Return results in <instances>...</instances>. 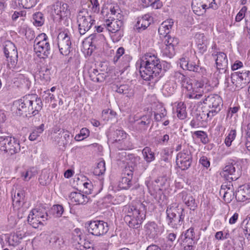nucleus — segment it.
Segmentation results:
<instances>
[{
	"instance_id": "obj_1",
	"label": "nucleus",
	"mask_w": 250,
	"mask_h": 250,
	"mask_svg": "<svg viewBox=\"0 0 250 250\" xmlns=\"http://www.w3.org/2000/svg\"><path fill=\"white\" fill-rule=\"evenodd\" d=\"M162 65L155 52H146L140 58V74L144 80L149 81L161 72Z\"/></svg>"
},
{
	"instance_id": "obj_2",
	"label": "nucleus",
	"mask_w": 250,
	"mask_h": 250,
	"mask_svg": "<svg viewBox=\"0 0 250 250\" xmlns=\"http://www.w3.org/2000/svg\"><path fill=\"white\" fill-rule=\"evenodd\" d=\"M124 220L130 228L138 229L146 219L145 206L142 203L135 202L124 206Z\"/></svg>"
},
{
	"instance_id": "obj_3",
	"label": "nucleus",
	"mask_w": 250,
	"mask_h": 250,
	"mask_svg": "<svg viewBox=\"0 0 250 250\" xmlns=\"http://www.w3.org/2000/svg\"><path fill=\"white\" fill-rule=\"evenodd\" d=\"M181 79L185 96L188 99H199L204 95V83L202 81H196L193 83L192 80L181 73L178 74Z\"/></svg>"
},
{
	"instance_id": "obj_4",
	"label": "nucleus",
	"mask_w": 250,
	"mask_h": 250,
	"mask_svg": "<svg viewBox=\"0 0 250 250\" xmlns=\"http://www.w3.org/2000/svg\"><path fill=\"white\" fill-rule=\"evenodd\" d=\"M34 51L40 59H45L48 57L50 53V45L46 34L42 33L37 36L34 41Z\"/></svg>"
},
{
	"instance_id": "obj_5",
	"label": "nucleus",
	"mask_w": 250,
	"mask_h": 250,
	"mask_svg": "<svg viewBox=\"0 0 250 250\" xmlns=\"http://www.w3.org/2000/svg\"><path fill=\"white\" fill-rule=\"evenodd\" d=\"M105 24L109 32L111 33V38L114 42H118L123 36V31L121 28L123 26V22L119 19L115 17H109L105 19Z\"/></svg>"
},
{
	"instance_id": "obj_6",
	"label": "nucleus",
	"mask_w": 250,
	"mask_h": 250,
	"mask_svg": "<svg viewBox=\"0 0 250 250\" xmlns=\"http://www.w3.org/2000/svg\"><path fill=\"white\" fill-rule=\"evenodd\" d=\"M178 210V207L176 206V204L170 205L166 210V220L168 225L176 229L182 225L185 218V215L183 214L184 209H182L180 214L177 216Z\"/></svg>"
},
{
	"instance_id": "obj_7",
	"label": "nucleus",
	"mask_w": 250,
	"mask_h": 250,
	"mask_svg": "<svg viewBox=\"0 0 250 250\" xmlns=\"http://www.w3.org/2000/svg\"><path fill=\"white\" fill-rule=\"evenodd\" d=\"M203 103L208 108L207 113V118L212 119L221 109L223 105L222 100L217 94H211L208 96L204 101Z\"/></svg>"
},
{
	"instance_id": "obj_8",
	"label": "nucleus",
	"mask_w": 250,
	"mask_h": 250,
	"mask_svg": "<svg viewBox=\"0 0 250 250\" xmlns=\"http://www.w3.org/2000/svg\"><path fill=\"white\" fill-rule=\"evenodd\" d=\"M77 23L80 33L83 35L95 24V20L89 14L87 9H83L78 13Z\"/></svg>"
},
{
	"instance_id": "obj_9",
	"label": "nucleus",
	"mask_w": 250,
	"mask_h": 250,
	"mask_svg": "<svg viewBox=\"0 0 250 250\" xmlns=\"http://www.w3.org/2000/svg\"><path fill=\"white\" fill-rule=\"evenodd\" d=\"M87 231L96 236H101L105 234L109 230L107 223L103 220H90L85 224Z\"/></svg>"
},
{
	"instance_id": "obj_10",
	"label": "nucleus",
	"mask_w": 250,
	"mask_h": 250,
	"mask_svg": "<svg viewBox=\"0 0 250 250\" xmlns=\"http://www.w3.org/2000/svg\"><path fill=\"white\" fill-rule=\"evenodd\" d=\"M134 165L127 163L122 170L121 176L118 181V188L120 189H128L132 185V180L133 175Z\"/></svg>"
},
{
	"instance_id": "obj_11",
	"label": "nucleus",
	"mask_w": 250,
	"mask_h": 250,
	"mask_svg": "<svg viewBox=\"0 0 250 250\" xmlns=\"http://www.w3.org/2000/svg\"><path fill=\"white\" fill-rule=\"evenodd\" d=\"M4 53L7 62V67L10 69H15L18 62V51L15 45L11 41L5 42Z\"/></svg>"
},
{
	"instance_id": "obj_12",
	"label": "nucleus",
	"mask_w": 250,
	"mask_h": 250,
	"mask_svg": "<svg viewBox=\"0 0 250 250\" xmlns=\"http://www.w3.org/2000/svg\"><path fill=\"white\" fill-rule=\"evenodd\" d=\"M71 33L67 29H64L58 35V46L61 54L67 56L70 52L71 41Z\"/></svg>"
},
{
	"instance_id": "obj_13",
	"label": "nucleus",
	"mask_w": 250,
	"mask_h": 250,
	"mask_svg": "<svg viewBox=\"0 0 250 250\" xmlns=\"http://www.w3.org/2000/svg\"><path fill=\"white\" fill-rule=\"evenodd\" d=\"M192 161V153L188 146H186L177 154L176 159V165L181 170H185L190 167Z\"/></svg>"
},
{
	"instance_id": "obj_14",
	"label": "nucleus",
	"mask_w": 250,
	"mask_h": 250,
	"mask_svg": "<svg viewBox=\"0 0 250 250\" xmlns=\"http://www.w3.org/2000/svg\"><path fill=\"white\" fill-rule=\"evenodd\" d=\"M231 79L235 89H240L250 82V71L245 70L234 72L231 74Z\"/></svg>"
},
{
	"instance_id": "obj_15",
	"label": "nucleus",
	"mask_w": 250,
	"mask_h": 250,
	"mask_svg": "<svg viewBox=\"0 0 250 250\" xmlns=\"http://www.w3.org/2000/svg\"><path fill=\"white\" fill-rule=\"evenodd\" d=\"M47 214L42 209H33L28 217V221L34 228H37L40 225L43 224L47 219Z\"/></svg>"
},
{
	"instance_id": "obj_16",
	"label": "nucleus",
	"mask_w": 250,
	"mask_h": 250,
	"mask_svg": "<svg viewBox=\"0 0 250 250\" xmlns=\"http://www.w3.org/2000/svg\"><path fill=\"white\" fill-rule=\"evenodd\" d=\"M31 96L27 95L21 99L16 101L14 103V105L17 108V112L20 115H24L26 116H31L30 108L32 105Z\"/></svg>"
},
{
	"instance_id": "obj_17",
	"label": "nucleus",
	"mask_w": 250,
	"mask_h": 250,
	"mask_svg": "<svg viewBox=\"0 0 250 250\" xmlns=\"http://www.w3.org/2000/svg\"><path fill=\"white\" fill-rule=\"evenodd\" d=\"M164 45L162 52L164 56L171 58L175 54V47L179 43L177 38L170 36H165Z\"/></svg>"
},
{
	"instance_id": "obj_18",
	"label": "nucleus",
	"mask_w": 250,
	"mask_h": 250,
	"mask_svg": "<svg viewBox=\"0 0 250 250\" xmlns=\"http://www.w3.org/2000/svg\"><path fill=\"white\" fill-rule=\"evenodd\" d=\"M220 194L226 203H229L234 198V188L230 182L224 183L221 187Z\"/></svg>"
},
{
	"instance_id": "obj_19",
	"label": "nucleus",
	"mask_w": 250,
	"mask_h": 250,
	"mask_svg": "<svg viewBox=\"0 0 250 250\" xmlns=\"http://www.w3.org/2000/svg\"><path fill=\"white\" fill-rule=\"evenodd\" d=\"M194 60L188 61L185 58H182L180 61L181 67L184 70H188L195 72H199L201 68L199 66V61L197 58Z\"/></svg>"
},
{
	"instance_id": "obj_20",
	"label": "nucleus",
	"mask_w": 250,
	"mask_h": 250,
	"mask_svg": "<svg viewBox=\"0 0 250 250\" xmlns=\"http://www.w3.org/2000/svg\"><path fill=\"white\" fill-rule=\"evenodd\" d=\"M209 0H192L191 7L193 12L198 16L203 15L208 7Z\"/></svg>"
},
{
	"instance_id": "obj_21",
	"label": "nucleus",
	"mask_w": 250,
	"mask_h": 250,
	"mask_svg": "<svg viewBox=\"0 0 250 250\" xmlns=\"http://www.w3.org/2000/svg\"><path fill=\"white\" fill-rule=\"evenodd\" d=\"M195 42L199 53L203 54L208 48V41L203 33H197L194 36Z\"/></svg>"
},
{
	"instance_id": "obj_22",
	"label": "nucleus",
	"mask_w": 250,
	"mask_h": 250,
	"mask_svg": "<svg viewBox=\"0 0 250 250\" xmlns=\"http://www.w3.org/2000/svg\"><path fill=\"white\" fill-rule=\"evenodd\" d=\"M152 21L151 16L148 14H145L138 18L135 28L138 32H140L146 30L150 25Z\"/></svg>"
},
{
	"instance_id": "obj_23",
	"label": "nucleus",
	"mask_w": 250,
	"mask_h": 250,
	"mask_svg": "<svg viewBox=\"0 0 250 250\" xmlns=\"http://www.w3.org/2000/svg\"><path fill=\"white\" fill-rule=\"evenodd\" d=\"M235 197L239 202H245L250 200V187L248 183L239 187L236 193Z\"/></svg>"
},
{
	"instance_id": "obj_24",
	"label": "nucleus",
	"mask_w": 250,
	"mask_h": 250,
	"mask_svg": "<svg viewBox=\"0 0 250 250\" xmlns=\"http://www.w3.org/2000/svg\"><path fill=\"white\" fill-rule=\"evenodd\" d=\"M21 150L20 141L13 137L4 154L12 156L19 153Z\"/></svg>"
},
{
	"instance_id": "obj_25",
	"label": "nucleus",
	"mask_w": 250,
	"mask_h": 250,
	"mask_svg": "<svg viewBox=\"0 0 250 250\" xmlns=\"http://www.w3.org/2000/svg\"><path fill=\"white\" fill-rule=\"evenodd\" d=\"M216 57L215 63L216 68L220 72L221 70L225 71L228 66L227 55L223 52H218L216 54H212Z\"/></svg>"
},
{
	"instance_id": "obj_26",
	"label": "nucleus",
	"mask_w": 250,
	"mask_h": 250,
	"mask_svg": "<svg viewBox=\"0 0 250 250\" xmlns=\"http://www.w3.org/2000/svg\"><path fill=\"white\" fill-rule=\"evenodd\" d=\"M146 234L150 238H154L161 234L160 229L154 222H149L145 226Z\"/></svg>"
},
{
	"instance_id": "obj_27",
	"label": "nucleus",
	"mask_w": 250,
	"mask_h": 250,
	"mask_svg": "<svg viewBox=\"0 0 250 250\" xmlns=\"http://www.w3.org/2000/svg\"><path fill=\"white\" fill-rule=\"evenodd\" d=\"M211 120L207 118V114L202 113L197 115L190 121V125L192 128L203 127L206 126L208 122Z\"/></svg>"
},
{
	"instance_id": "obj_28",
	"label": "nucleus",
	"mask_w": 250,
	"mask_h": 250,
	"mask_svg": "<svg viewBox=\"0 0 250 250\" xmlns=\"http://www.w3.org/2000/svg\"><path fill=\"white\" fill-rule=\"evenodd\" d=\"M69 198L71 203L75 205L84 204L88 201L87 196L80 191L71 192Z\"/></svg>"
},
{
	"instance_id": "obj_29",
	"label": "nucleus",
	"mask_w": 250,
	"mask_h": 250,
	"mask_svg": "<svg viewBox=\"0 0 250 250\" xmlns=\"http://www.w3.org/2000/svg\"><path fill=\"white\" fill-rule=\"evenodd\" d=\"M31 98L32 105L30 108L31 115L35 116L38 114L42 109V103L41 98H38L36 95H29Z\"/></svg>"
},
{
	"instance_id": "obj_30",
	"label": "nucleus",
	"mask_w": 250,
	"mask_h": 250,
	"mask_svg": "<svg viewBox=\"0 0 250 250\" xmlns=\"http://www.w3.org/2000/svg\"><path fill=\"white\" fill-rule=\"evenodd\" d=\"M174 22L172 19H169L163 21L158 29V33L161 37L169 36L167 34L173 26Z\"/></svg>"
},
{
	"instance_id": "obj_31",
	"label": "nucleus",
	"mask_w": 250,
	"mask_h": 250,
	"mask_svg": "<svg viewBox=\"0 0 250 250\" xmlns=\"http://www.w3.org/2000/svg\"><path fill=\"white\" fill-rule=\"evenodd\" d=\"M179 196L182 197V199L185 204L190 209L194 210L197 207L195 203L194 198L190 194H188L185 191H182L179 194Z\"/></svg>"
},
{
	"instance_id": "obj_32",
	"label": "nucleus",
	"mask_w": 250,
	"mask_h": 250,
	"mask_svg": "<svg viewBox=\"0 0 250 250\" xmlns=\"http://www.w3.org/2000/svg\"><path fill=\"white\" fill-rule=\"evenodd\" d=\"M131 60V57L129 55H124L123 57L120 58L119 61L114 64L119 67L120 71L123 72L129 67Z\"/></svg>"
},
{
	"instance_id": "obj_33",
	"label": "nucleus",
	"mask_w": 250,
	"mask_h": 250,
	"mask_svg": "<svg viewBox=\"0 0 250 250\" xmlns=\"http://www.w3.org/2000/svg\"><path fill=\"white\" fill-rule=\"evenodd\" d=\"M235 172V167L232 164H230L225 167L223 171L221 173V175L225 178L227 180H233L234 179H236L237 178L236 177H234V178L232 177H229V176L233 175Z\"/></svg>"
},
{
	"instance_id": "obj_34",
	"label": "nucleus",
	"mask_w": 250,
	"mask_h": 250,
	"mask_svg": "<svg viewBox=\"0 0 250 250\" xmlns=\"http://www.w3.org/2000/svg\"><path fill=\"white\" fill-rule=\"evenodd\" d=\"M142 152L144 160L147 164L155 160V153L149 147L146 146L144 147Z\"/></svg>"
},
{
	"instance_id": "obj_35",
	"label": "nucleus",
	"mask_w": 250,
	"mask_h": 250,
	"mask_svg": "<svg viewBox=\"0 0 250 250\" xmlns=\"http://www.w3.org/2000/svg\"><path fill=\"white\" fill-rule=\"evenodd\" d=\"M40 0H16L19 7L25 9H30L34 7Z\"/></svg>"
},
{
	"instance_id": "obj_36",
	"label": "nucleus",
	"mask_w": 250,
	"mask_h": 250,
	"mask_svg": "<svg viewBox=\"0 0 250 250\" xmlns=\"http://www.w3.org/2000/svg\"><path fill=\"white\" fill-rule=\"evenodd\" d=\"M44 124H42L40 126L35 127L29 136L28 139L30 141H34L42 133L44 130Z\"/></svg>"
},
{
	"instance_id": "obj_37",
	"label": "nucleus",
	"mask_w": 250,
	"mask_h": 250,
	"mask_svg": "<svg viewBox=\"0 0 250 250\" xmlns=\"http://www.w3.org/2000/svg\"><path fill=\"white\" fill-rule=\"evenodd\" d=\"M182 241L183 242H188V241H193L195 239L194 229L190 227L186 230L181 235Z\"/></svg>"
},
{
	"instance_id": "obj_38",
	"label": "nucleus",
	"mask_w": 250,
	"mask_h": 250,
	"mask_svg": "<svg viewBox=\"0 0 250 250\" xmlns=\"http://www.w3.org/2000/svg\"><path fill=\"white\" fill-rule=\"evenodd\" d=\"M176 113L178 118L180 120L185 119L187 116L186 106L183 102H179L177 105Z\"/></svg>"
},
{
	"instance_id": "obj_39",
	"label": "nucleus",
	"mask_w": 250,
	"mask_h": 250,
	"mask_svg": "<svg viewBox=\"0 0 250 250\" xmlns=\"http://www.w3.org/2000/svg\"><path fill=\"white\" fill-rule=\"evenodd\" d=\"M13 137L9 136H0V151L4 154Z\"/></svg>"
},
{
	"instance_id": "obj_40",
	"label": "nucleus",
	"mask_w": 250,
	"mask_h": 250,
	"mask_svg": "<svg viewBox=\"0 0 250 250\" xmlns=\"http://www.w3.org/2000/svg\"><path fill=\"white\" fill-rule=\"evenodd\" d=\"M120 9L118 6H111L110 8L109 12L105 16V19H109V17H115V19L121 18V15L120 13Z\"/></svg>"
},
{
	"instance_id": "obj_41",
	"label": "nucleus",
	"mask_w": 250,
	"mask_h": 250,
	"mask_svg": "<svg viewBox=\"0 0 250 250\" xmlns=\"http://www.w3.org/2000/svg\"><path fill=\"white\" fill-rule=\"evenodd\" d=\"M105 171V163L104 160H101L98 163L94 169L93 173L95 175L100 176L103 174Z\"/></svg>"
},
{
	"instance_id": "obj_42",
	"label": "nucleus",
	"mask_w": 250,
	"mask_h": 250,
	"mask_svg": "<svg viewBox=\"0 0 250 250\" xmlns=\"http://www.w3.org/2000/svg\"><path fill=\"white\" fill-rule=\"evenodd\" d=\"M236 136V131L235 129H231L225 138V144L228 147L231 145L232 142L234 140Z\"/></svg>"
},
{
	"instance_id": "obj_43",
	"label": "nucleus",
	"mask_w": 250,
	"mask_h": 250,
	"mask_svg": "<svg viewBox=\"0 0 250 250\" xmlns=\"http://www.w3.org/2000/svg\"><path fill=\"white\" fill-rule=\"evenodd\" d=\"M127 137L126 133L123 130H117L113 134V139L116 142L124 141Z\"/></svg>"
},
{
	"instance_id": "obj_44",
	"label": "nucleus",
	"mask_w": 250,
	"mask_h": 250,
	"mask_svg": "<svg viewBox=\"0 0 250 250\" xmlns=\"http://www.w3.org/2000/svg\"><path fill=\"white\" fill-rule=\"evenodd\" d=\"M34 24L36 26H41L44 23V19L41 12H37L33 15Z\"/></svg>"
},
{
	"instance_id": "obj_45",
	"label": "nucleus",
	"mask_w": 250,
	"mask_h": 250,
	"mask_svg": "<svg viewBox=\"0 0 250 250\" xmlns=\"http://www.w3.org/2000/svg\"><path fill=\"white\" fill-rule=\"evenodd\" d=\"M194 135L199 139L202 143L204 144L208 143V139L206 132L201 130L196 131L194 132Z\"/></svg>"
},
{
	"instance_id": "obj_46",
	"label": "nucleus",
	"mask_w": 250,
	"mask_h": 250,
	"mask_svg": "<svg viewBox=\"0 0 250 250\" xmlns=\"http://www.w3.org/2000/svg\"><path fill=\"white\" fill-rule=\"evenodd\" d=\"M244 131L246 138V147L250 151V123L248 124L244 127Z\"/></svg>"
},
{
	"instance_id": "obj_47",
	"label": "nucleus",
	"mask_w": 250,
	"mask_h": 250,
	"mask_svg": "<svg viewBox=\"0 0 250 250\" xmlns=\"http://www.w3.org/2000/svg\"><path fill=\"white\" fill-rule=\"evenodd\" d=\"M247 11L248 7L246 6H243L236 15L235 21L237 22L241 21L245 17Z\"/></svg>"
},
{
	"instance_id": "obj_48",
	"label": "nucleus",
	"mask_w": 250,
	"mask_h": 250,
	"mask_svg": "<svg viewBox=\"0 0 250 250\" xmlns=\"http://www.w3.org/2000/svg\"><path fill=\"white\" fill-rule=\"evenodd\" d=\"M167 110L163 107H161L159 113H155L154 114V119L156 122H161L167 116Z\"/></svg>"
},
{
	"instance_id": "obj_49",
	"label": "nucleus",
	"mask_w": 250,
	"mask_h": 250,
	"mask_svg": "<svg viewBox=\"0 0 250 250\" xmlns=\"http://www.w3.org/2000/svg\"><path fill=\"white\" fill-rule=\"evenodd\" d=\"M26 15V12L24 11H15L12 15V20L13 21H16L18 19H20L22 21H24Z\"/></svg>"
},
{
	"instance_id": "obj_50",
	"label": "nucleus",
	"mask_w": 250,
	"mask_h": 250,
	"mask_svg": "<svg viewBox=\"0 0 250 250\" xmlns=\"http://www.w3.org/2000/svg\"><path fill=\"white\" fill-rule=\"evenodd\" d=\"M80 184H81V183ZM82 184L83 186V190L86 194H90L92 193L93 185L89 180L87 179L85 182L82 183Z\"/></svg>"
},
{
	"instance_id": "obj_51",
	"label": "nucleus",
	"mask_w": 250,
	"mask_h": 250,
	"mask_svg": "<svg viewBox=\"0 0 250 250\" xmlns=\"http://www.w3.org/2000/svg\"><path fill=\"white\" fill-rule=\"evenodd\" d=\"M90 5H89V8H90L92 12L94 13H98L100 11V6L98 0H89Z\"/></svg>"
},
{
	"instance_id": "obj_52",
	"label": "nucleus",
	"mask_w": 250,
	"mask_h": 250,
	"mask_svg": "<svg viewBox=\"0 0 250 250\" xmlns=\"http://www.w3.org/2000/svg\"><path fill=\"white\" fill-rule=\"evenodd\" d=\"M125 50L124 47H119L116 51L115 55L114 56L113 59V63H116L117 62L119 61L120 58L123 57L125 54Z\"/></svg>"
},
{
	"instance_id": "obj_53",
	"label": "nucleus",
	"mask_w": 250,
	"mask_h": 250,
	"mask_svg": "<svg viewBox=\"0 0 250 250\" xmlns=\"http://www.w3.org/2000/svg\"><path fill=\"white\" fill-rule=\"evenodd\" d=\"M52 210L53 211V214L57 217H61L64 211L63 207L60 205L53 206Z\"/></svg>"
},
{
	"instance_id": "obj_54",
	"label": "nucleus",
	"mask_w": 250,
	"mask_h": 250,
	"mask_svg": "<svg viewBox=\"0 0 250 250\" xmlns=\"http://www.w3.org/2000/svg\"><path fill=\"white\" fill-rule=\"evenodd\" d=\"M68 5L66 3H62L60 7V12L57 13L61 16H66V14L68 13Z\"/></svg>"
},
{
	"instance_id": "obj_55",
	"label": "nucleus",
	"mask_w": 250,
	"mask_h": 250,
	"mask_svg": "<svg viewBox=\"0 0 250 250\" xmlns=\"http://www.w3.org/2000/svg\"><path fill=\"white\" fill-rule=\"evenodd\" d=\"M9 242L10 245L15 246L18 245L21 242V241L18 238V235L13 233L10 235Z\"/></svg>"
},
{
	"instance_id": "obj_56",
	"label": "nucleus",
	"mask_w": 250,
	"mask_h": 250,
	"mask_svg": "<svg viewBox=\"0 0 250 250\" xmlns=\"http://www.w3.org/2000/svg\"><path fill=\"white\" fill-rule=\"evenodd\" d=\"M208 4V8H211L214 10L217 9L220 6L219 0H211V1H209Z\"/></svg>"
},
{
	"instance_id": "obj_57",
	"label": "nucleus",
	"mask_w": 250,
	"mask_h": 250,
	"mask_svg": "<svg viewBox=\"0 0 250 250\" xmlns=\"http://www.w3.org/2000/svg\"><path fill=\"white\" fill-rule=\"evenodd\" d=\"M193 241H188V242H182L181 245L184 248V250H193Z\"/></svg>"
},
{
	"instance_id": "obj_58",
	"label": "nucleus",
	"mask_w": 250,
	"mask_h": 250,
	"mask_svg": "<svg viewBox=\"0 0 250 250\" xmlns=\"http://www.w3.org/2000/svg\"><path fill=\"white\" fill-rule=\"evenodd\" d=\"M199 163L206 168H208L210 166V162L206 156L201 157L200 158Z\"/></svg>"
},
{
	"instance_id": "obj_59",
	"label": "nucleus",
	"mask_w": 250,
	"mask_h": 250,
	"mask_svg": "<svg viewBox=\"0 0 250 250\" xmlns=\"http://www.w3.org/2000/svg\"><path fill=\"white\" fill-rule=\"evenodd\" d=\"M153 9H160L163 6V3L160 0H153L150 5Z\"/></svg>"
},
{
	"instance_id": "obj_60",
	"label": "nucleus",
	"mask_w": 250,
	"mask_h": 250,
	"mask_svg": "<svg viewBox=\"0 0 250 250\" xmlns=\"http://www.w3.org/2000/svg\"><path fill=\"white\" fill-rule=\"evenodd\" d=\"M243 64L242 62L237 60L231 65V69L233 71L236 70L243 67Z\"/></svg>"
},
{
	"instance_id": "obj_61",
	"label": "nucleus",
	"mask_w": 250,
	"mask_h": 250,
	"mask_svg": "<svg viewBox=\"0 0 250 250\" xmlns=\"http://www.w3.org/2000/svg\"><path fill=\"white\" fill-rule=\"evenodd\" d=\"M24 29L25 30L24 35L26 38L28 39H31L34 37V32L33 31L26 27L25 28H24Z\"/></svg>"
},
{
	"instance_id": "obj_62",
	"label": "nucleus",
	"mask_w": 250,
	"mask_h": 250,
	"mask_svg": "<svg viewBox=\"0 0 250 250\" xmlns=\"http://www.w3.org/2000/svg\"><path fill=\"white\" fill-rule=\"evenodd\" d=\"M162 182H163V184L160 186V189L161 190L166 191L169 187V183L165 178L162 179Z\"/></svg>"
},
{
	"instance_id": "obj_63",
	"label": "nucleus",
	"mask_w": 250,
	"mask_h": 250,
	"mask_svg": "<svg viewBox=\"0 0 250 250\" xmlns=\"http://www.w3.org/2000/svg\"><path fill=\"white\" fill-rule=\"evenodd\" d=\"M239 217V214L237 212H235L233 215L229 219V224L233 225L236 223Z\"/></svg>"
},
{
	"instance_id": "obj_64",
	"label": "nucleus",
	"mask_w": 250,
	"mask_h": 250,
	"mask_svg": "<svg viewBox=\"0 0 250 250\" xmlns=\"http://www.w3.org/2000/svg\"><path fill=\"white\" fill-rule=\"evenodd\" d=\"M80 133L81 135H82L83 138H86L89 136L90 134V131L87 128L84 127L81 129L80 131Z\"/></svg>"
}]
</instances>
